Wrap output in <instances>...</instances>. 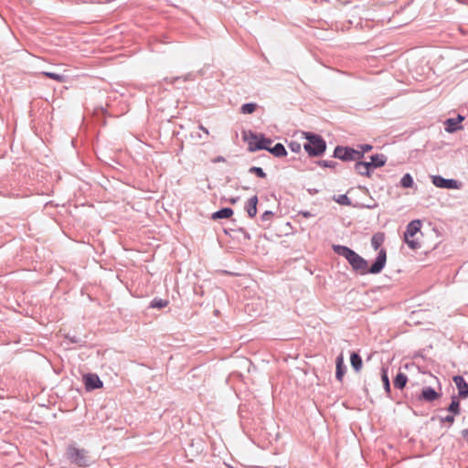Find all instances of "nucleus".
<instances>
[{
    "instance_id": "obj_1",
    "label": "nucleus",
    "mask_w": 468,
    "mask_h": 468,
    "mask_svg": "<svg viewBox=\"0 0 468 468\" xmlns=\"http://www.w3.org/2000/svg\"><path fill=\"white\" fill-rule=\"evenodd\" d=\"M334 250L338 255L344 256L351 264V266L355 270L359 271L362 274H366L367 272L374 274L378 273L382 271L386 264L387 255L386 250L383 249L379 250L376 261L372 264L369 270H367V261L351 249L346 246L337 245L334 246Z\"/></svg>"
},
{
    "instance_id": "obj_2",
    "label": "nucleus",
    "mask_w": 468,
    "mask_h": 468,
    "mask_svg": "<svg viewBox=\"0 0 468 468\" xmlns=\"http://www.w3.org/2000/svg\"><path fill=\"white\" fill-rule=\"evenodd\" d=\"M420 220H413L407 226V230L404 233V240L408 244V246L412 250H416L420 247Z\"/></svg>"
},
{
    "instance_id": "obj_3",
    "label": "nucleus",
    "mask_w": 468,
    "mask_h": 468,
    "mask_svg": "<svg viewBox=\"0 0 468 468\" xmlns=\"http://www.w3.org/2000/svg\"><path fill=\"white\" fill-rule=\"evenodd\" d=\"M66 455L68 460L79 467L85 468L90 464L87 452L83 449H79L74 445L68 446Z\"/></svg>"
},
{
    "instance_id": "obj_4",
    "label": "nucleus",
    "mask_w": 468,
    "mask_h": 468,
    "mask_svg": "<svg viewBox=\"0 0 468 468\" xmlns=\"http://www.w3.org/2000/svg\"><path fill=\"white\" fill-rule=\"evenodd\" d=\"M308 143L304 144V149L311 155H319L325 150L324 141L317 135L307 136Z\"/></svg>"
},
{
    "instance_id": "obj_5",
    "label": "nucleus",
    "mask_w": 468,
    "mask_h": 468,
    "mask_svg": "<svg viewBox=\"0 0 468 468\" xmlns=\"http://www.w3.org/2000/svg\"><path fill=\"white\" fill-rule=\"evenodd\" d=\"M335 156L342 160H354L360 158L362 154L347 147H336L335 150Z\"/></svg>"
},
{
    "instance_id": "obj_6",
    "label": "nucleus",
    "mask_w": 468,
    "mask_h": 468,
    "mask_svg": "<svg viewBox=\"0 0 468 468\" xmlns=\"http://www.w3.org/2000/svg\"><path fill=\"white\" fill-rule=\"evenodd\" d=\"M432 183L437 187L447 188V189H456L459 187L458 182L453 179H445L440 176H432Z\"/></svg>"
},
{
    "instance_id": "obj_7",
    "label": "nucleus",
    "mask_w": 468,
    "mask_h": 468,
    "mask_svg": "<svg viewBox=\"0 0 468 468\" xmlns=\"http://www.w3.org/2000/svg\"><path fill=\"white\" fill-rule=\"evenodd\" d=\"M243 138L248 144L249 151L254 152V151L260 150V145H261L262 135L249 133H244Z\"/></svg>"
},
{
    "instance_id": "obj_8",
    "label": "nucleus",
    "mask_w": 468,
    "mask_h": 468,
    "mask_svg": "<svg viewBox=\"0 0 468 468\" xmlns=\"http://www.w3.org/2000/svg\"><path fill=\"white\" fill-rule=\"evenodd\" d=\"M85 387L88 390L100 388L102 387V381L96 374H86L83 377Z\"/></svg>"
},
{
    "instance_id": "obj_9",
    "label": "nucleus",
    "mask_w": 468,
    "mask_h": 468,
    "mask_svg": "<svg viewBox=\"0 0 468 468\" xmlns=\"http://www.w3.org/2000/svg\"><path fill=\"white\" fill-rule=\"evenodd\" d=\"M452 380L458 388L459 396L463 399L467 398L468 383L464 380V378L461 376H455L453 377Z\"/></svg>"
},
{
    "instance_id": "obj_10",
    "label": "nucleus",
    "mask_w": 468,
    "mask_h": 468,
    "mask_svg": "<svg viewBox=\"0 0 468 468\" xmlns=\"http://www.w3.org/2000/svg\"><path fill=\"white\" fill-rule=\"evenodd\" d=\"M257 204H258V197L257 196H253L250 197L246 205V211L250 218H254L257 214Z\"/></svg>"
},
{
    "instance_id": "obj_11",
    "label": "nucleus",
    "mask_w": 468,
    "mask_h": 468,
    "mask_svg": "<svg viewBox=\"0 0 468 468\" xmlns=\"http://www.w3.org/2000/svg\"><path fill=\"white\" fill-rule=\"evenodd\" d=\"M372 165L367 162H357L355 165L356 171L362 176H369Z\"/></svg>"
},
{
    "instance_id": "obj_12",
    "label": "nucleus",
    "mask_w": 468,
    "mask_h": 468,
    "mask_svg": "<svg viewBox=\"0 0 468 468\" xmlns=\"http://www.w3.org/2000/svg\"><path fill=\"white\" fill-rule=\"evenodd\" d=\"M440 397L439 393H437L431 388H425L422 389L421 398L427 401H433Z\"/></svg>"
},
{
    "instance_id": "obj_13",
    "label": "nucleus",
    "mask_w": 468,
    "mask_h": 468,
    "mask_svg": "<svg viewBox=\"0 0 468 468\" xmlns=\"http://www.w3.org/2000/svg\"><path fill=\"white\" fill-rule=\"evenodd\" d=\"M463 120V118L462 116H458L457 119H448L445 122L446 124V131L447 132H450V133H452L456 130H458L460 127L458 126V124Z\"/></svg>"
},
{
    "instance_id": "obj_14",
    "label": "nucleus",
    "mask_w": 468,
    "mask_h": 468,
    "mask_svg": "<svg viewBox=\"0 0 468 468\" xmlns=\"http://www.w3.org/2000/svg\"><path fill=\"white\" fill-rule=\"evenodd\" d=\"M344 374H345L344 357H343V355L341 354V355L336 358V372H335V377H336V378H337L339 381H342L343 377H344Z\"/></svg>"
},
{
    "instance_id": "obj_15",
    "label": "nucleus",
    "mask_w": 468,
    "mask_h": 468,
    "mask_svg": "<svg viewBox=\"0 0 468 468\" xmlns=\"http://www.w3.org/2000/svg\"><path fill=\"white\" fill-rule=\"evenodd\" d=\"M351 366L355 371L359 372L362 369L363 362L357 353H352L350 356Z\"/></svg>"
},
{
    "instance_id": "obj_16",
    "label": "nucleus",
    "mask_w": 468,
    "mask_h": 468,
    "mask_svg": "<svg viewBox=\"0 0 468 468\" xmlns=\"http://www.w3.org/2000/svg\"><path fill=\"white\" fill-rule=\"evenodd\" d=\"M233 215V210L229 207L222 208L212 214L213 219L229 218Z\"/></svg>"
},
{
    "instance_id": "obj_17",
    "label": "nucleus",
    "mask_w": 468,
    "mask_h": 468,
    "mask_svg": "<svg viewBox=\"0 0 468 468\" xmlns=\"http://www.w3.org/2000/svg\"><path fill=\"white\" fill-rule=\"evenodd\" d=\"M373 168L381 167L386 163V157L383 154H376L370 157V162H368Z\"/></svg>"
},
{
    "instance_id": "obj_18",
    "label": "nucleus",
    "mask_w": 468,
    "mask_h": 468,
    "mask_svg": "<svg viewBox=\"0 0 468 468\" xmlns=\"http://www.w3.org/2000/svg\"><path fill=\"white\" fill-rule=\"evenodd\" d=\"M408 381V378L403 373H399L394 379V386L397 388H403Z\"/></svg>"
},
{
    "instance_id": "obj_19",
    "label": "nucleus",
    "mask_w": 468,
    "mask_h": 468,
    "mask_svg": "<svg viewBox=\"0 0 468 468\" xmlns=\"http://www.w3.org/2000/svg\"><path fill=\"white\" fill-rule=\"evenodd\" d=\"M270 153H271L276 157H282V156L286 155V150H285L284 146L280 143L276 144L271 148Z\"/></svg>"
},
{
    "instance_id": "obj_20",
    "label": "nucleus",
    "mask_w": 468,
    "mask_h": 468,
    "mask_svg": "<svg viewBox=\"0 0 468 468\" xmlns=\"http://www.w3.org/2000/svg\"><path fill=\"white\" fill-rule=\"evenodd\" d=\"M41 75L48 78V79H51V80H54L58 82H64L66 81V77L64 75H60V74H57V73H54V72H50V71H43L40 73Z\"/></svg>"
},
{
    "instance_id": "obj_21",
    "label": "nucleus",
    "mask_w": 468,
    "mask_h": 468,
    "mask_svg": "<svg viewBox=\"0 0 468 468\" xmlns=\"http://www.w3.org/2000/svg\"><path fill=\"white\" fill-rule=\"evenodd\" d=\"M384 241V234L378 233L375 234L371 239V244L375 250H378Z\"/></svg>"
},
{
    "instance_id": "obj_22",
    "label": "nucleus",
    "mask_w": 468,
    "mask_h": 468,
    "mask_svg": "<svg viewBox=\"0 0 468 468\" xmlns=\"http://www.w3.org/2000/svg\"><path fill=\"white\" fill-rule=\"evenodd\" d=\"M257 109L256 103H246L243 104L240 108V112L243 114H250L255 112Z\"/></svg>"
},
{
    "instance_id": "obj_23",
    "label": "nucleus",
    "mask_w": 468,
    "mask_h": 468,
    "mask_svg": "<svg viewBox=\"0 0 468 468\" xmlns=\"http://www.w3.org/2000/svg\"><path fill=\"white\" fill-rule=\"evenodd\" d=\"M167 305H168L167 300L154 299L150 304V307L161 309V308L166 307Z\"/></svg>"
},
{
    "instance_id": "obj_24",
    "label": "nucleus",
    "mask_w": 468,
    "mask_h": 468,
    "mask_svg": "<svg viewBox=\"0 0 468 468\" xmlns=\"http://www.w3.org/2000/svg\"><path fill=\"white\" fill-rule=\"evenodd\" d=\"M448 410L450 412H452L453 414L460 413V403L455 398L452 399V400L448 408Z\"/></svg>"
},
{
    "instance_id": "obj_25",
    "label": "nucleus",
    "mask_w": 468,
    "mask_h": 468,
    "mask_svg": "<svg viewBox=\"0 0 468 468\" xmlns=\"http://www.w3.org/2000/svg\"><path fill=\"white\" fill-rule=\"evenodd\" d=\"M400 184L403 187H411L413 185V179L410 174H406L401 178Z\"/></svg>"
},
{
    "instance_id": "obj_26",
    "label": "nucleus",
    "mask_w": 468,
    "mask_h": 468,
    "mask_svg": "<svg viewBox=\"0 0 468 468\" xmlns=\"http://www.w3.org/2000/svg\"><path fill=\"white\" fill-rule=\"evenodd\" d=\"M271 144H272V141L271 139L264 138L262 136L261 145H260V150L265 149V150H268L269 152H271V150L272 148Z\"/></svg>"
},
{
    "instance_id": "obj_27",
    "label": "nucleus",
    "mask_w": 468,
    "mask_h": 468,
    "mask_svg": "<svg viewBox=\"0 0 468 468\" xmlns=\"http://www.w3.org/2000/svg\"><path fill=\"white\" fill-rule=\"evenodd\" d=\"M335 200L341 205H351V200L346 195H340L337 197H335Z\"/></svg>"
},
{
    "instance_id": "obj_28",
    "label": "nucleus",
    "mask_w": 468,
    "mask_h": 468,
    "mask_svg": "<svg viewBox=\"0 0 468 468\" xmlns=\"http://www.w3.org/2000/svg\"><path fill=\"white\" fill-rule=\"evenodd\" d=\"M250 172L252 173V174H255L257 176H259L261 178H265L266 177L265 172L261 167L253 166V167H251L250 169Z\"/></svg>"
},
{
    "instance_id": "obj_29",
    "label": "nucleus",
    "mask_w": 468,
    "mask_h": 468,
    "mask_svg": "<svg viewBox=\"0 0 468 468\" xmlns=\"http://www.w3.org/2000/svg\"><path fill=\"white\" fill-rule=\"evenodd\" d=\"M382 381L384 383V388L386 389L387 392H389L390 390V385H389V380H388V374H387V370L386 369H383L382 370Z\"/></svg>"
},
{
    "instance_id": "obj_30",
    "label": "nucleus",
    "mask_w": 468,
    "mask_h": 468,
    "mask_svg": "<svg viewBox=\"0 0 468 468\" xmlns=\"http://www.w3.org/2000/svg\"><path fill=\"white\" fill-rule=\"evenodd\" d=\"M289 147L294 153H298L301 150V144L297 142H291Z\"/></svg>"
},
{
    "instance_id": "obj_31",
    "label": "nucleus",
    "mask_w": 468,
    "mask_h": 468,
    "mask_svg": "<svg viewBox=\"0 0 468 468\" xmlns=\"http://www.w3.org/2000/svg\"><path fill=\"white\" fill-rule=\"evenodd\" d=\"M272 216V213L271 211H266L261 216V220L268 221L271 220V218Z\"/></svg>"
},
{
    "instance_id": "obj_32",
    "label": "nucleus",
    "mask_w": 468,
    "mask_h": 468,
    "mask_svg": "<svg viewBox=\"0 0 468 468\" xmlns=\"http://www.w3.org/2000/svg\"><path fill=\"white\" fill-rule=\"evenodd\" d=\"M446 422L452 423L454 421V417L452 415L446 416L443 420Z\"/></svg>"
},
{
    "instance_id": "obj_33",
    "label": "nucleus",
    "mask_w": 468,
    "mask_h": 468,
    "mask_svg": "<svg viewBox=\"0 0 468 468\" xmlns=\"http://www.w3.org/2000/svg\"><path fill=\"white\" fill-rule=\"evenodd\" d=\"M361 149H362L363 152H367V151L372 149V146L369 145V144H365V145L361 146Z\"/></svg>"
},
{
    "instance_id": "obj_34",
    "label": "nucleus",
    "mask_w": 468,
    "mask_h": 468,
    "mask_svg": "<svg viewBox=\"0 0 468 468\" xmlns=\"http://www.w3.org/2000/svg\"><path fill=\"white\" fill-rule=\"evenodd\" d=\"M462 434L463 439L468 441V428L466 430H463Z\"/></svg>"
},
{
    "instance_id": "obj_35",
    "label": "nucleus",
    "mask_w": 468,
    "mask_h": 468,
    "mask_svg": "<svg viewBox=\"0 0 468 468\" xmlns=\"http://www.w3.org/2000/svg\"><path fill=\"white\" fill-rule=\"evenodd\" d=\"M199 129L202 130L206 134H208L207 129H206L204 126L200 125Z\"/></svg>"
},
{
    "instance_id": "obj_36",
    "label": "nucleus",
    "mask_w": 468,
    "mask_h": 468,
    "mask_svg": "<svg viewBox=\"0 0 468 468\" xmlns=\"http://www.w3.org/2000/svg\"><path fill=\"white\" fill-rule=\"evenodd\" d=\"M324 166H329V167H333V164H331V163H328V164H324Z\"/></svg>"
},
{
    "instance_id": "obj_37",
    "label": "nucleus",
    "mask_w": 468,
    "mask_h": 468,
    "mask_svg": "<svg viewBox=\"0 0 468 468\" xmlns=\"http://www.w3.org/2000/svg\"><path fill=\"white\" fill-rule=\"evenodd\" d=\"M232 204H234L236 202V199H231L230 201Z\"/></svg>"
}]
</instances>
